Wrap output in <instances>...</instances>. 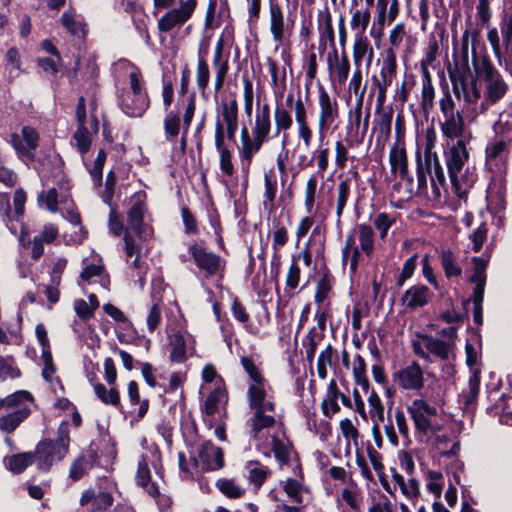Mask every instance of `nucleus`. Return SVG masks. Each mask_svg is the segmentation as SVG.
<instances>
[{
	"mask_svg": "<svg viewBox=\"0 0 512 512\" xmlns=\"http://www.w3.org/2000/svg\"><path fill=\"white\" fill-rule=\"evenodd\" d=\"M472 52L476 79L455 80L453 90L459 100L463 97L468 109H471V117L475 118L488 104L497 102L505 95L507 85L487 59L479 60L474 48Z\"/></svg>",
	"mask_w": 512,
	"mask_h": 512,
	"instance_id": "f257e3e1",
	"label": "nucleus"
},
{
	"mask_svg": "<svg viewBox=\"0 0 512 512\" xmlns=\"http://www.w3.org/2000/svg\"><path fill=\"white\" fill-rule=\"evenodd\" d=\"M436 142V132L433 128H428L425 134V167L420 163V154L418 153V200L422 197V190L426 186L429 176L432 187V196H428L429 202H436L440 197V189L438 184L442 185L445 181L443 169L439 163L436 153L432 152V148Z\"/></svg>",
	"mask_w": 512,
	"mask_h": 512,
	"instance_id": "f03ea898",
	"label": "nucleus"
},
{
	"mask_svg": "<svg viewBox=\"0 0 512 512\" xmlns=\"http://www.w3.org/2000/svg\"><path fill=\"white\" fill-rule=\"evenodd\" d=\"M70 424L67 420L60 422L55 440L43 438L37 443V453L40 455L44 468L52 467L55 462L62 461L69 452Z\"/></svg>",
	"mask_w": 512,
	"mask_h": 512,
	"instance_id": "7ed1b4c3",
	"label": "nucleus"
},
{
	"mask_svg": "<svg viewBox=\"0 0 512 512\" xmlns=\"http://www.w3.org/2000/svg\"><path fill=\"white\" fill-rule=\"evenodd\" d=\"M442 423V417L435 407L418 400V439L437 445L444 440V436L439 434Z\"/></svg>",
	"mask_w": 512,
	"mask_h": 512,
	"instance_id": "20e7f679",
	"label": "nucleus"
},
{
	"mask_svg": "<svg viewBox=\"0 0 512 512\" xmlns=\"http://www.w3.org/2000/svg\"><path fill=\"white\" fill-rule=\"evenodd\" d=\"M188 253L196 267L204 272L206 278L218 276L223 279L226 261L221 256L208 252L203 244L196 241L189 244Z\"/></svg>",
	"mask_w": 512,
	"mask_h": 512,
	"instance_id": "39448f33",
	"label": "nucleus"
},
{
	"mask_svg": "<svg viewBox=\"0 0 512 512\" xmlns=\"http://www.w3.org/2000/svg\"><path fill=\"white\" fill-rule=\"evenodd\" d=\"M146 193L138 191L133 195L132 206L127 212V223L135 235L142 241L153 236V228L144 223V214L147 211Z\"/></svg>",
	"mask_w": 512,
	"mask_h": 512,
	"instance_id": "423d86ee",
	"label": "nucleus"
},
{
	"mask_svg": "<svg viewBox=\"0 0 512 512\" xmlns=\"http://www.w3.org/2000/svg\"><path fill=\"white\" fill-rule=\"evenodd\" d=\"M9 143L18 158L33 162L35 160L34 151L40 144V134L33 126L25 125L21 128V135L16 132L10 134Z\"/></svg>",
	"mask_w": 512,
	"mask_h": 512,
	"instance_id": "0eeeda50",
	"label": "nucleus"
},
{
	"mask_svg": "<svg viewBox=\"0 0 512 512\" xmlns=\"http://www.w3.org/2000/svg\"><path fill=\"white\" fill-rule=\"evenodd\" d=\"M474 263V272L471 276V282L475 284L474 290H473V304H474V311H473V318L474 322L476 324L482 323V303L484 298V287L486 283V274H485V268L487 264V260H484L481 257H474L473 258Z\"/></svg>",
	"mask_w": 512,
	"mask_h": 512,
	"instance_id": "6e6552de",
	"label": "nucleus"
},
{
	"mask_svg": "<svg viewBox=\"0 0 512 512\" xmlns=\"http://www.w3.org/2000/svg\"><path fill=\"white\" fill-rule=\"evenodd\" d=\"M181 5L166 12L158 20V30L162 33L170 32L174 27L183 25L188 21L197 6V0H180Z\"/></svg>",
	"mask_w": 512,
	"mask_h": 512,
	"instance_id": "1a4fd4ad",
	"label": "nucleus"
},
{
	"mask_svg": "<svg viewBox=\"0 0 512 512\" xmlns=\"http://www.w3.org/2000/svg\"><path fill=\"white\" fill-rule=\"evenodd\" d=\"M319 106L320 114L318 129L320 139H324V134L339 117V106L336 99H331L329 93L322 85H319Z\"/></svg>",
	"mask_w": 512,
	"mask_h": 512,
	"instance_id": "9d476101",
	"label": "nucleus"
},
{
	"mask_svg": "<svg viewBox=\"0 0 512 512\" xmlns=\"http://www.w3.org/2000/svg\"><path fill=\"white\" fill-rule=\"evenodd\" d=\"M225 42L226 40L223 39V35H220L216 42L212 58V66L216 72L214 83V88L216 92L220 91L224 86L226 76L230 68L229 53L224 55Z\"/></svg>",
	"mask_w": 512,
	"mask_h": 512,
	"instance_id": "9b49d317",
	"label": "nucleus"
},
{
	"mask_svg": "<svg viewBox=\"0 0 512 512\" xmlns=\"http://www.w3.org/2000/svg\"><path fill=\"white\" fill-rule=\"evenodd\" d=\"M36 463L37 469L43 472H49L52 467L44 468L41 465L40 455L37 453V445L34 451L21 452L13 454L8 458L7 469L13 474L23 473L29 466Z\"/></svg>",
	"mask_w": 512,
	"mask_h": 512,
	"instance_id": "f8f14e48",
	"label": "nucleus"
},
{
	"mask_svg": "<svg viewBox=\"0 0 512 512\" xmlns=\"http://www.w3.org/2000/svg\"><path fill=\"white\" fill-rule=\"evenodd\" d=\"M150 106L148 95L128 93L120 100L121 110L129 117H141Z\"/></svg>",
	"mask_w": 512,
	"mask_h": 512,
	"instance_id": "ddd939ff",
	"label": "nucleus"
},
{
	"mask_svg": "<svg viewBox=\"0 0 512 512\" xmlns=\"http://www.w3.org/2000/svg\"><path fill=\"white\" fill-rule=\"evenodd\" d=\"M468 160V152L463 139H458L452 144L446 154V163L449 176L454 173H460L466 161Z\"/></svg>",
	"mask_w": 512,
	"mask_h": 512,
	"instance_id": "4468645a",
	"label": "nucleus"
},
{
	"mask_svg": "<svg viewBox=\"0 0 512 512\" xmlns=\"http://www.w3.org/2000/svg\"><path fill=\"white\" fill-rule=\"evenodd\" d=\"M327 67L330 75L336 70L339 83H344L350 73V61L347 51H342L341 58L339 59L338 51L334 47V50L328 54Z\"/></svg>",
	"mask_w": 512,
	"mask_h": 512,
	"instance_id": "2eb2a0df",
	"label": "nucleus"
},
{
	"mask_svg": "<svg viewBox=\"0 0 512 512\" xmlns=\"http://www.w3.org/2000/svg\"><path fill=\"white\" fill-rule=\"evenodd\" d=\"M466 105L468 106L467 103ZM464 117L473 119L471 109H468V107L466 111L463 109L461 112L456 111L455 114L445 117L442 125L444 134L452 140L459 137L463 138Z\"/></svg>",
	"mask_w": 512,
	"mask_h": 512,
	"instance_id": "dca6fc26",
	"label": "nucleus"
},
{
	"mask_svg": "<svg viewBox=\"0 0 512 512\" xmlns=\"http://www.w3.org/2000/svg\"><path fill=\"white\" fill-rule=\"evenodd\" d=\"M241 148L239 149V158L241 160L242 172L244 176V187L248 184L249 170L251 166V147L253 135L250 134L248 127L243 126L240 134Z\"/></svg>",
	"mask_w": 512,
	"mask_h": 512,
	"instance_id": "f3484780",
	"label": "nucleus"
},
{
	"mask_svg": "<svg viewBox=\"0 0 512 512\" xmlns=\"http://www.w3.org/2000/svg\"><path fill=\"white\" fill-rule=\"evenodd\" d=\"M31 415L29 407H19L0 417V430L6 434L13 433Z\"/></svg>",
	"mask_w": 512,
	"mask_h": 512,
	"instance_id": "a211bd4d",
	"label": "nucleus"
},
{
	"mask_svg": "<svg viewBox=\"0 0 512 512\" xmlns=\"http://www.w3.org/2000/svg\"><path fill=\"white\" fill-rule=\"evenodd\" d=\"M414 179L404 178L393 185L392 198L396 199L395 207L402 209L413 200L415 192L413 190Z\"/></svg>",
	"mask_w": 512,
	"mask_h": 512,
	"instance_id": "6ab92c4d",
	"label": "nucleus"
},
{
	"mask_svg": "<svg viewBox=\"0 0 512 512\" xmlns=\"http://www.w3.org/2000/svg\"><path fill=\"white\" fill-rule=\"evenodd\" d=\"M271 449L276 461L279 462L281 466L290 465L292 453L295 455L297 461H299L298 452L295 450L292 442L288 441L285 443L276 435H273L271 438Z\"/></svg>",
	"mask_w": 512,
	"mask_h": 512,
	"instance_id": "aec40b11",
	"label": "nucleus"
},
{
	"mask_svg": "<svg viewBox=\"0 0 512 512\" xmlns=\"http://www.w3.org/2000/svg\"><path fill=\"white\" fill-rule=\"evenodd\" d=\"M389 161L391 171L393 173L399 172L400 179L413 177L408 171V161L404 146H393L390 150Z\"/></svg>",
	"mask_w": 512,
	"mask_h": 512,
	"instance_id": "412c9836",
	"label": "nucleus"
},
{
	"mask_svg": "<svg viewBox=\"0 0 512 512\" xmlns=\"http://www.w3.org/2000/svg\"><path fill=\"white\" fill-rule=\"evenodd\" d=\"M270 10V31L277 42H281L284 37V17L281 6L277 0H269Z\"/></svg>",
	"mask_w": 512,
	"mask_h": 512,
	"instance_id": "4be33fe9",
	"label": "nucleus"
},
{
	"mask_svg": "<svg viewBox=\"0 0 512 512\" xmlns=\"http://www.w3.org/2000/svg\"><path fill=\"white\" fill-rule=\"evenodd\" d=\"M393 118V109L391 106L387 107V110H382L381 112L375 111V117L373 121V132L377 131V141L379 142L380 138L388 139L391 134V125Z\"/></svg>",
	"mask_w": 512,
	"mask_h": 512,
	"instance_id": "5701e85b",
	"label": "nucleus"
},
{
	"mask_svg": "<svg viewBox=\"0 0 512 512\" xmlns=\"http://www.w3.org/2000/svg\"><path fill=\"white\" fill-rule=\"evenodd\" d=\"M393 382L404 390L416 389V360L393 374Z\"/></svg>",
	"mask_w": 512,
	"mask_h": 512,
	"instance_id": "b1692460",
	"label": "nucleus"
},
{
	"mask_svg": "<svg viewBox=\"0 0 512 512\" xmlns=\"http://www.w3.org/2000/svg\"><path fill=\"white\" fill-rule=\"evenodd\" d=\"M476 177V174L469 169H467L463 174L460 172L454 173L453 176H450L453 190L459 198H464L466 196L468 190L476 181Z\"/></svg>",
	"mask_w": 512,
	"mask_h": 512,
	"instance_id": "393cba45",
	"label": "nucleus"
},
{
	"mask_svg": "<svg viewBox=\"0 0 512 512\" xmlns=\"http://www.w3.org/2000/svg\"><path fill=\"white\" fill-rule=\"evenodd\" d=\"M271 131V118H270V105L264 103L261 108L257 109L255 116V126L252 129V134L270 137Z\"/></svg>",
	"mask_w": 512,
	"mask_h": 512,
	"instance_id": "a878e982",
	"label": "nucleus"
},
{
	"mask_svg": "<svg viewBox=\"0 0 512 512\" xmlns=\"http://www.w3.org/2000/svg\"><path fill=\"white\" fill-rule=\"evenodd\" d=\"M255 412L253 416L250 418L251 429H250V437L257 438L259 433L265 428H271L275 425L276 420L272 415H266L263 413L262 409H254Z\"/></svg>",
	"mask_w": 512,
	"mask_h": 512,
	"instance_id": "bb28decb",
	"label": "nucleus"
},
{
	"mask_svg": "<svg viewBox=\"0 0 512 512\" xmlns=\"http://www.w3.org/2000/svg\"><path fill=\"white\" fill-rule=\"evenodd\" d=\"M171 351L170 361L173 363H184L187 360L186 341L181 332H176L170 339Z\"/></svg>",
	"mask_w": 512,
	"mask_h": 512,
	"instance_id": "cd10ccee",
	"label": "nucleus"
},
{
	"mask_svg": "<svg viewBox=\"0 0 512 512\" xmlns=\"http://www.w3.org/2000/svg\"><path fill=\"white\" fill-rule=\"evenodd\" d=\"M165 139L168 142L176 140L181 129V118L179 112L168 111L163 121Z\"/></svg>",
	"mask_w": 512,
	"mask_h": 512,
	"instance_id": "c85d7f7f",
	"label": "nucleus"
},
{
	"mask_svg": "<svg viewBox=\"0 0 512 512\" xmlns=\"http://www.w3.org/2000/svg\"><path fill=\"white\" fill-rule=\"evenodd\" d=\"M396 58L393 52L390 50L387 56L383 60V64L380 70V76L378 77L379 83L382 87H388L391 85L393 78L396 75Z\"/></svg>",
	"mask_w": 512,
	"mask_h": 512,
	"instance_id": "c756f323",
	"label": "nucleus"
},
{
	"mask_svg": "<svg viewBox=\"0 0 512 512\" xmlns=\"http://www.w3.org/2000/svg\"><path fill=\"white\" fill-rule=\"evenodd\" d=\"M386 92H387V88L381 86V84L379 83V80H378V76L373 75L371 77V87H370V92H369V95L367 98V104H368L367 107L371 108V103H372L373 97L377 93L375 111L381 112L382 110H387V107H384V104L386 101Z\"/></svg>",
	"mask_w": 512,
	"mask_h": 512,
	"instance_id": "7c9ffc66",
	"label": "nucleus"
},
{
	"mask_svg": "<svg viewBox=\"0 0 512 512\" xmlns=\"http://www.w3.org/2000/svg\"><path fill=\"white\" fill-rule=\"evenodd\" d=\"M333 283L334 276L331 274L330 271H327L326 273H323V275H321V278L317 283L316 292L314 295V301L317 304H321L327 299L329 293L332 291Z\"/></svg>",
	"mask_w": 512,
	"mask_h": 512,
	"instance_id": "2f4dec72",
	"label": "nucleus"
},
{
	"mask_svg": "<svg viewBox=\"0 0 512 512\" xmlns=\"http://www.w3.org/2000/svg\"><path fill=\"white\" fill-rule=\"evenodd\" d=\"M274 121L276 133L275 136L279 135L281 131H287L292 127L293 119L290 112L282 105L277 103L274 110Z\"/></svg>",
	"mask_w": 512,
	"mask_h": 512,
	"instance_id": "473e14b6",
	"label": "nucleus"
},
{
	"mask_svg": "<svg viewBox=\"0 0 512 512\" xmlns=\"http://www.w3.org/2000/svg\"><path fill=\"white\" fill-rule=\"evenodd\" d=\"M225 394V390L220 387L212 390L201 405V412L206 416H214L218 411V405Z\"/></svg>",
	"mask_w": 512,
	"mask_h": 512,
	"instance_id": "72a5a7b5",
	"label": "nucleus"
},
{
	"mask_svg": "<svg viewBox=\"0 0 512 512\" xmlns=\"http://www.w3.org/2000/svg\"><path fill=\"white\" fill-rule=\"evenodd\" d=\"M3 400L5 408H12L15 410L19 407H28L25 402H33L34 396L30 391L17 390L12 394L7 395Z\"/></svg>",
	"mask_w": 512,
	"mask_h": 512,
	"instance_id": "f704fd0d",
	"label": "nucleus"
},
{
	"mask_svg": "<svg viewBox=\"0 0 512 512\" xmlns=\"http://www.w3.org/2000/svg\"><path fill=\"white\" fill-rule=\"evenodd\" d=\"M61 22L71 35L76 36L82 40L86 39L87 28L85 23L76 21L74 17L67 12L62 14Z\"/></svg>",
	"mask_w": 512,
	"mask_h": 512,
	"instance_id": "c9c22d12",
	"label": "nucleus"
},
{
	"mask_svg": "<svg viewBox=\"0 0 512 512\" xmlns=\"http://www.w3.org/2000/svg\"><path fill=\"white\" fill-rule=\"evenodd\" d=\"M480 387V372L474 370L469 377L468 389L464 390L461 394L462 402L466 407L471 405L477 398Z\"/></svg>",
	"mask_w": 512,
	"mask_h": 512,
	"instance_id": "e433bc0d",
	"label": "nucleus"
},
{
	"mask_svg": "<svg viewBox=\"0 0 512 512\" xmlns=\"http://www.w3.org/2000/svg\"><path fill=\"white\" fill-rule=\"evenodd\" d=\"M215 485L223 495L230 499H238L245 493V489L237 485L233 479L220 478Z\"/></svg>",
	"mask_w": 512,
	"mask_h": 512,
	"instance_id": "4c0bfd02",
	"label": "nucleus"
},
{
	"mask_svg": "<svg viewBox=\"0 0 512 512\" xmlns=\"http://www.w3.org/2000/svg\"><path fill=\"white\" fill-rule=\"evenodd\" d=\"M359 242L361 250L370 257L374 250V231L370 225L360 224L358 226Z\"/></svg>",
	"mask_w": 512,
	"mask_h": 512,
	"instance_id": "58836bf2",
	"label": "nucleus"
},
{
	"mask_svg": "<svg viewBox=\"0 0 512 512\" xmlns=\"http://www.w3.org/2000/svg\"><path fill=\"white\" fill-rule=\"evenodd\" d=\"M370 50L369 59L373 55V49L369 47V41L365 35H355V42L353 46V60L356 67L361 66V62L366 55L367 51Z\"/></svg>",
	"mask_w": 512,
	"mask_h": 512,
	"instance_id": "ea45409f",
	"label": "nucleus"
},
{
	"mask_svg": "<svg viewBox=\"0 0 512 512\" xmlns=\"http://www.w3.org/2000/svg\"><path fill=\"white\" fill-rule=\"evenodd\" d=\"M441 265L448 278L461 275V268L456 263V256L450 250H443L440 254Z\"/></svg>",
	"mask_w": 512,
	"mask_h": 512,
	"instance_id": "a19ab883",
	"label": "nucleus"
},
{
	"mask_svg": "<svg viewBox=\"0 0 512 512\" xmlns=\"http://www.w3.org/2000/svg\"><path fill=\"white\" fill-rule=\"evenodd\" d=\"M350 186H351V180L349 178H346L344 180H341L338 184V196H337V204H336V215L338 218V221H340V218L343 214V211L346 207L347 201L350 196Z\"/></svg>",
	"mask_w": 512,
	"mask_h": 512,
	"instance_id": "79ce46f5",
	"label": "nucleus"
},
{
	"mask_svg": "<svg viewBox=\"0 0 512 512\" xmlns=\"http://www.w3.org/2000/svg\"><path fill=\"white\" fill-rule=\"evenodd\" d=\"M371 19L370 10L366 8L365 11L356 10L352 14L351 28L356 30L355 35H365L366 29Z\"/></svg>",
	"mask_w": 512,
	"mask_h": 512,
	"instance_id": "37998d69",
	"label": "nucleus"
},
{
	"mask_svg": "<svg viewBox=\"0 0 512 512\" xmlns=\"http://www.w3.org/2000/svg\"><path fill=\"white\" fill-rule=\"evenodd\" d=\"M250 464L257 465L249 471V482L255 487L260 488L270 475V469L263 466L259 461H251Z\"/></svg>",
	"mask_w": 512,
	"mask_h": 512,
	"instance_id": "c03bdc74",
	"label": "nucleus"
},
{
	"mask_svg": "<svg viewBox=\"0 0 512 512\" xmlns=\"http://www.w3.org/2000/svg\"><path fill=\"white\" fill-rule=\"evenodd\" d=\"M247 396L249 407L251 409H260L266 398V391L263 385L254 383L248 387Z\"/></svg>",
	"mask_w": 512,
	"mask_h": 512,
	"instance_id": "a18cd8bd",
	"label": "nucleus"
},
{
	"mask_svg": "<svg viewBox=\"0 0 512 512\" xmlns=\"http://www.w3.org/2000/svg\"><path fill=\"white\" fill-rule=\"evenodd\" d=\"M221 109L225 124L238 122V102L235 95L229 101H222Z\"/></svg>",
	"mask_w": 512,
	"mask_h": 512,
	"instance_id": "49530a36",
	"label": "nucleus"
},
{
	"mask_svg": "<svg viewBox=\"0 0 512 512\" xmlns=\"http://www.w3.org/2000/svg\"><path fill=\"white\" fill-rule=\"evenodd\" d=\"M315 338L316 328L312 327L302 341V344L305 347L306 361L310 367H312L313 365L314 357L318 346V341Z\"/></svg>",
	"mask_w": 512,
	"mask_h": 512,
	"instance_id": "de8ad7c7",
	"label": "nucleus"
},
{
	"mask_svg": "<svg viewBox=\"0 0 512 512\" xmlns=\"http://www.w3.org/2000/svg\"><path fill=\"white\" fill-rule=\"evenodd\" d=\"M423 345L430 353L438 356L439 358H448L449 346L446 342L438 339L424 338Z\"/></svg>",
	"mask_w": 512,
	"mask_h": 512,
	"instance_id": "09e8293b",
	"label": "nucleus"
},
{
	"mask_svg": "<svg viewBox=\"0 0 512 512\" xmlns=\"http://www.w3.org/2000/svg\"><path fill=\"white\" fill-rule=\"evenodd\" d=\"M73 139L76 141V147L81 155L86 154L90 148L92 139L87 127H78L73 135Z\"/></svg>",
	"mask_w": 512,
	"mask_h": 512,
	"instance_id": "8fccbe9b",
	"label": "nucleus"
},
{
	"mask_svg": "<svg viewBox=\"0 0 512 512\" xmlns=\"http://www.w3.org/2000/svg\"><path fill=\"white\" fill-rule=\"evenodd\" d=\"M300 256H292V262L286 275V288L294 290L298 287L301 275V269L298 265Z\"/></svg>",
	"mask_w": 512,
	"mask_h": 512,
	"instance_id": "3c124183",
	"label": "nucleus"
},
{
	"mask_svg": "<svg viewBox=\"0 0 512 512\" xmlns=\"http://www.w3.org/2000/svg\"><path fill=\"white\" fill-rule=\"evenodd\" d=\"M175 79V74H168L166 72L162 75V97H163V104L165 107V110L171 106L173 99H174V89H173V81Z\"/></svg>",
	"mask_w": 512,
	"mask_h": 512,
	"instance_id": "603ef678",
	"label": "nucleus"
},
{
	"mask_svg": "<svg viewBox=\"0 0 512 512\" xmlns=\"http://www.w3.org/2000/svg\"><path fill=\"white\" fill-rule=\"evenodd\" d=\"M196 110V93L195 91L191 92L187 97V104L185 106V112L183 115V134L188 135L189 128L193 121V117Z\"/></svg>",
	"mask_w": 512,
	"mask_h": 512,
	"instance_id": "864d4df0",
	"label": "nucleus"
},
{
	"mask_svg": "<svg viewBox=\"0 0 512 512\" xmlns=\"http://www.w3.org/2000/svg\"><path fill=\"white\" fill-rule=\"evenodd\" d=\"M210 80V70L207 61H198L196 70V83L199 91L204 95Z\"/></svg>",
	"mask_w": 512,
	"mask_h": 512,
	"instance_id": "5fc2aeb1",
	"label": "nucleus"
},
{
	"mask_svg": "<svg viewBox=\"0 0 512 512\" xmlns=\"http://www.w3.org/2000/svg\"><path fill=\"white\" fill-rule=\"evenodd\" d=\"M241 365L254 383L258 385H263L265 378L263 377V375L261 374L260 370L258 369L254 360L251 357H241Z\"/></svg>",
	"mask_w": 512,
	"mask_h": 512,
	"instance_id": "6e6d98bb",
	"label": "nucleus"
},
{
	"mask_svg": "<svg viewBox=\"0 0 512 512\" xmlns=\"http://www.w3.org/2000/svg\"><path fill=\"white\" fill-rule=\"evenodd\" d=\"M214 452V444L211 440L204 441L199 450L198 458L202 462L204 471H214L213 464L211 461V455Z\"/></svg>",
	"mask_w": 512,
	"mask_h": 512,
	"instance_id": "4d7b16f0",
	"label": "nucleus"
},
{
	"mask_svg": "<svg viewBox=\"0 0 512 512\" xmlns=\"http://www.w3.org/2000/svg\"><path fill=\"white\" fill-rule=\"evenodd\" d=\"M181 217L185 234L199 235L200 230L198 228L197 220L192 211L187 206H183L181 208Z\"/></svg>",
	"mask_w": 512,
	"mask_h": 512,
	"instance_id": "13d9d810",
	"label": "nucleus"
},
{
	"mask_svg": "<svg viewBox=\"0 0 512 512\" xmlns=\"http://www.w3.org/2000/svg\"><path fill=\"white\" fill-rule=\"evenodd\" d=\"M26 200V192L22 188L16 189L13 196L14 212L11 211V221H19V218L23 216Z\"/></svg>",
	"mask_w": 512,
	"mask_h": 512,
	"instance_id": "bf43d9fd",
	"label": "nucleus"
},
{
	"mask_svg": "<svg viewBox=\"0 0 512 512\" xmlns=\"http://www.w3.org/2000/svg\"><path fill=\"white\" fill-rule=\"evenodd\" d=\"M319 30V36L323 35V38L325 40H328L331 47L334 49L335 47V33H334V27L332 23V16L329 12V9L326 7V13L324 16V24L319 23L318 26Z\"/></svg>",
	"mask_w": 512,
	"mask_h": 512,
	"instance_id": "052dcab7",
	"label": "nucleus"
},
{
	"mask_svg": "<svg viewBox=\"0 0 512 512\" xmlns=\"http://www.w3.org/2000/svg\"><path fill=\"white\" fill-rule=\"evenodd\" d=\"M434 99V88L431 84L430 77H423V87H422V109L424 114L427 116L428 111L433 106Z\"/></svg>",
	"mask_w": 512,
	"mask_h": 512,
	"instance_id": "680f3d73",
	"label": "nucleus"
},
{
	"mask_svg": "<svg viewBox=\"0 0 512 512\" xmlns=\"http://www.w3.org/2000/svg\"><path fill=\"white\" fill-rule=\"evenodd\" d=\"M264 185H265V192H264V198L265 201H269L273 204L276 198L277 193V180L276 176L273 172V170H270L269 172H266L264 175Z\"/></svg>",
	"mask_w": 512,
	"mask_h": 512,
	"instance_id": "e2e57ef3",
	"label": "nucleus"
},
{
	"mask_svg": "<svg viewBox=\"0 0 512 512\" xmlns=\"http://www.w3.org/2000/svg\"><path fill=\"white\" fill-rule=\"evenodd\" d=\"M427 489L436 497H439L443 488V475L440 472L429 471L427 473Z\"/></svg>",
	"mask_w": 512,
	"mask_h": 512,
	"instance_id": "0e129e2a",
	"label": "nucleus"
},
{
	"mask_svg": "<svg viewBox=\"0 0 512 512\" xmlns=\"http://www.w3.org/2000/svg\"><path fill=\"white\" fill-rule=\"evenodd\" d=\"M117 339L122 344H132L138 337L136 329L130 320L123 323L121 331H116Z\"/></svg>",
	"mask_w": 512,
	"mask_h": 512,
	"instance_id": "69168bd1",
	"label": "nucleus"
},
{
	"mask_svg": "<svg viewBox=\"0 0 512 512\" xmlns=\"http://www.w3.org/2000/svg\"><path fill=\"white\" fill-rule=\"evenodd\" d=\"M416 269V253L410 256L405 263L403 264V267L401 269V272L396 280V284L398 286H403L406 280L411 278L414 274V271Z\"/></svg>",
	"mask_w": 512,
	"mask_h": 512,
	"instance_id": "338daca9",
	"label": "nucleus"
},
{
	"mask_svg": "<svg viewBox=\"0 0 512 512\" xmlns=\"http://www.w3.org/2000/svg\"><path fill=\"white\" fill-rule=\"evenodd\" d=\"M496 134H508L512 132V112L504 111L499 114V118L494 124Z\"/></svg>",
	"mask_w": 512,
	"mask_h": 512,
	"instance_id": "774afa93",
	"label": "nucleus"
}]
</instances>
